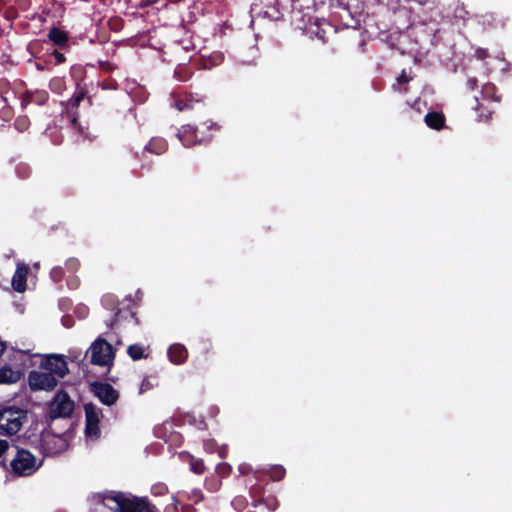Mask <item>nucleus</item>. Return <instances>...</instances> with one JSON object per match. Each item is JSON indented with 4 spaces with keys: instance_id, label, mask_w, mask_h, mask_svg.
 I'll return each mask as SVG.
<instances>
[{
    "instance_id": "obj_35",
    "label": "nucleus",
    "mask_w": 512,
    "mask_h": 512,
    "mask_svg": "<svg viewBox=\"0 0 512 512\" xmlns=\"http://www.w3.org/2000/svg\"><path fill=\"white\" fill-rule=\"evenodd\" d=\"M468 12L465 10L464 6L461 4H457L454 9V17L465 20Z\"/></svg>"
},
{
    "instance_id": "obj_46",
    "label": "nucleus",
    "mask_w": 512,
    "mask_h": 512,
    "mask_svg": "<svg viewBox=\"0 0 512 512\" xmlns=\"http://www.w3.org/2000/svg\"><path fill=\"white\" fill-rule=\"evenodd\" d=\"M5 350H6V343L3 341H0V357L2 356V354L4 353Z\"/></svg>"
},
{
    "instance_id": "obj_34",
    "label": "nucleus",
    "mask_w": 512,
    "mask_h": 512,
    "mask_svg": "<svg viewBox=\"0 0 512 512\" xmlns=\"http://www.w3.org/2000/svg\"><path fill=\"white\" fill-rule=\"evenodd\" d=\"M65 267L69 272H77L80 268V261L77 258L71 257L66 260Z\"/></svg>"
},
{
    "instance_id": "obj_45",
    "label": "nucleus",
    "mask_w": 512,
    "mask_h": 512,
    "mask_svg": "<svg viewBox=\"0 0 512 512\" xmlns=\"http://www.w3.org/2000/svg\"><path fill=\"white\" fill-rule=\"evenodd\" d=\"M9 449V443L6 440H0V457Z\"/></svg>"
},
{
    "instance_id": "obj_7",
    "label": "nucleus",
    "mask_w": 512,
    "mask_h": 512,
    "mask_svg": "<svg viewBox=\"0 0 512 512\" xmlns=\"http://www.w3.org/2000/svg\"><path fill=\"white\" fill-rule=\"evenodd\" d=\"M22 418H24L21 409L5 408L0 411V429L8 435L17 434L22 427Z\"/></svg>"
},
{
    "instance_id": "obj_28",
    "label": "nucleus",
    "mask_w": 512,
    "mask_h": 512,
    "mask_svg": "<svg viewBox=\"0 0 512 512\" xmlns=\"http://www.w3.org/2000/svg\"><path fill=\"white\" fill-rule=\"evenodd\" d=\"M286 475V470L281 465H275L270 468L269 476L273 481H281Z\"/></svg>"
},
{
    "instance_id": "obj_30",
    "label": "nucleus",
    "mask_w": 512,
    "mask_h": 512,
    "mask_svg": "<svg viewBox=\"0 0 512 512\" xmlns=\"http://www.w3.org/2000/svg\"><path fill=\"white\" fill-rule=\"evenodd\" d=\"M30 126V120L27 116H19L14 121V127L19 132L26 131Z\"/></svg>"
},
{
    "instance_id": "obj_26",
    "label": "nucleus",
    "mask_w": 512,
    "mask_h": 512,
    "mask_svg": "<svg viewBox=\"0 0 512 512\" xmlns=\"http://www.w3.org/2000/svg\"><path fill=\"white\" fill-rule=\"evenodd\" d=\"M127 353L131 357L132 360L138 361L147 356L144 354V348L140 344H132L128 346Z\"/></svg>"
},
{
    "instance_id": "obj_8",
    "label": "nucleus",
    "mask_w": 512,
    "mask_h": 512,
    "mask_svg": "<svg viewBox=\"0 0 512 512\" xmlns=\"http://www.w3.org/2000/svg\"><path fill=\"white\" fill-rule=\"evenodd\" d=\"M29 387L32 391H51L57 386V379L48 372L30 371L28 375Z\"/></svg>"
},
{
    "instance_id": "obj_48",
    "label": "nucleus",
    "mask_w": 512,
    "mask_h": 512,
    "mask_svg": "<svg viewBox=\"0 0 512 512\" xmlns=\"http://www.w3.org/2000/svg\"><path fill=\"white\" fill-rule=\"evenodd\" d=\"M431 31L435 33L437 31V28L434 27V28L431 29Z\"/></svg>"
},
{
    "instance_id": "obj_2",
    "label": "nucleus",
    "mask_w": 512,
    "mask_h": 512,
    "mask_svg": "<svg viewBox=\"0 0 512 512\" xmlns=\"http://www.w3.org/2000/svg\"><path fill=\"white\" fill-rule=\"evenodd\" d=\"M400 7L410 13L412 25L438 24L443 19L440 4L436 0H397Z\"/></svg>"
},
{
    "instance_id": "obj_33",
    "label": "nucleus",
    "mask_w": 512,
    "mask_h": 512,
    "mask_svg": "<svg viewBox=\"0 0 512 512\" xmlns=\"http://www.w3.org/2000/svg\"><path fill=\"white\" fill-rule=\"evenodd\" d=\"M50 278L54 283H60L64 278V269L61 266H55L50 271Z\"/></svg>"
},
{
    "instance_id": "obj_41",
    "label": "nucleus",
    "mask_w": 512,
    "mask_h": 512,
    "mask_svg": "<svg viewBox=\"0 0 512 512\" xmlns=\"http://www.w3.org/2000/svg\"><path fill=\"white\" fill-rule=\"evenodd\" d=\"M52 55L54 56L55 58V63L56 64H62L65 62L66 58L64 56L63 53L59 52L58 50H54Z\"/></svg>"
},
{
    "instance_id": "obj_9",
    "label": "nucleus",
    "mask_w": 512,
    "mask_h": 512,
    "mask_svg": "<svg viewBox=\"0 0 512 512\" xmlns=\"http://www.w3.org/2000/svg\"><path fill=\"white\" fill-rule=\"evenodd\" d=\"M90 390L107 406L115 404L119 398V392L109 383L95 381L90 384Z\"/></svg>"
},
{
    "instance_id": "obj_18",
    "label": "nucleus",
    "mask_w": 512,
    "mask_h": 512,
    "mask_svg": "<svg viewBox=\"0 0 512 512\" xmlns=\"http://www.w3.org/2000/svg\"><path fill=\"white\" fill-rule=\"evenodd\" d=\"M426 125L434 130H441L445 127V116L442 112L431 111L424 117Z\"/></svg>"
},
{
    "instance_id": "obj_1",
    "label": "nucleus",
    "mask_w": 512,
    "mask_h": 512,
    "mask_svg": "<svg viewBox=\"0 0 512 512\" xmlns=\"http://www.w3.org/2000/svg\"><path fill=\"white\" fill-rule=\"evenodd\" d=\"M98 512H155L156 507L146 497L122 491H105L96 497Z\"/></svg>"
},
{
    "instance_id": "obj_38",
    "label": "nucleus",
    "mask_w": 512,
    "mask_h": 512,
    "mask_svg": "<svg viewBox=\"0 0 512 512\" xmlns=\"http://www.w3.org/2000/svg\"><path fill=\"white\" fill-rule=\"evenodd\" d=\"M168 492V488L166 485L160 483L156 484L152 487V493L154 495H164Z\"/></svg>"
},
{
    "instance_id": "obj_37",
    "label": "nucleus",
    "mask_w": 512,
    "mask_h": 512,
    "mask_svg": "<svg viewBox=\"0 0 512 512\" xmlns=\"http://www.w3.org/2000/svg\"><path fill=\"white\" fill-rule=\"evenodd\" d=\"M154 387V384L151 382L149 377H145L140 385V393L147 392Z\"/></svg>"
},
{
    "instance_id": "obj_5",
    "label": "nucleus",
    "mask_w": 512,
    "mask_h": 512,
    "mask_svg": "<svg viewBox=\"0 0 512 512\" xmlns=\"http://www.w3.org/2000/svg\"><path fill=\"white\" fill-rule=\"evenodd\" d=\"M10 467L16 476H30L37 471L39 465L30 451L16 447V454L10 462Z\"/></svg>"
},
{
    "instance_id": "obj_32",
    "label": "nucleus",
    "mask_w": 512,
    "mask_h": 512,
    "mask_svg": "<svg viewBox=\"0 0 512 512\" xmlns=\"http://www.w3.org/2000/svg\"><path fill=\"white\" fill-rule=\"evenodd\" d=\"M190 469L198 475H201L205 472V465L201 459L192 458L190 461Z\"/></svg>"
},
{
    "instance_id": "obj_23",
    "label": "nucleus",
    "mask_w": 512,
    "mask_h": 512,
    "mask_svg": "<svg viewBox=\"0 0 512 512\" xmlns=\"http://www.w3.org/2000/svg\"><path fill=\"white\" fill-rule=\"evenodd\" d=\"M477 102L476 110L478 112V120L483 122H488L492 119V115L494 114V110L489 106L485 105V101H480L478 98H475Z\"/></svg>"
},
{
    "instance_id": "obj_27",
    "label": "nucleus",
    "mask_w": 512,
    "mask_h": 512,
    "mask_svg": "<svg viewBox=\"0 0 512 512\" xmlns=\"http://www.w3.org/2000/svg\"><path fill=\"white\" fill-rule=\"evenodd\" d=\"M195 104H200V101H192L188 99H176L174 101V107L179 111L192 110Z\"/></svg>"
},
{
    "instance_id": "obj_16",
    "label": "nucleus",
    "mask_w": 512,
    "mask_h": 512,
    "mask_svg": "<svg viewBox=\"0 0 512 512\" xmlns=\"http://www.w3.org/2000/svg\"><path fill=\"white\" fill-rule=\"evenodd\" d=\"M168 149L167 141L162 137H152L150 141L145 145L144 152H149L155 155H162Z\"/></svg>"
},
{
    "instance_id": "obj_12",
    "label": "nucleus",
    "mask_w": 512,
    "mask_h": 512,
    "mask_svg": "<svg viewBox=\"0 0 512 512\" xmlns=\"http://www.w3.org/2000/svg\"><path fill=\"white\" fill-rule=\"evenodd\" d=\"M41 446L47 456H52L65 451L68 444L61 436L49 434L42 438Z\"/></svg>"
},
{
    "instance_id": "obj_3",
    "label": "nucleus",
    "mask_w": 512,
    "mask_h": 512,
    "mask_svg": "<svg viewBox=\"0 0 512 512\" xmlns=\"http://www.w3.org/2000/svg\"><path fill=\"white\" fill-rule=\"evenodd\" d=\"M220 126L211 119L200 122L197 125L186 124L179 129L177 136L187 147L197 144L209 143Z\"/></svg>"
},
{
    "instance_id": "obj_39",
    "label": "nucleus",
    "mask_w": 512,
    "mask_h": 512,
    "mask_svg": "<svg viewBox=\"0 0 512 512\" xmlns=\"http://www.w3.org/2000/svg\"><path fill=\"white\" fill-rule=\"evenodd\" d=\"M411 78L406 74L405 70H402L401 74L397 77V83L399 85H405L410 82Z\"/></svg>"
},
{
    "instance_id": "obj_31",
    "label": "nucleus",
    "mask_w": 512,
    "mask_h": 512,
    "mask_svg": "<svg viewBox=\"0 0 512 512\" xmlns=\"http://www.w3.org/2000/svg\"><path fill=\"white\" fill-rule=\"evenodd\" d=\"M215 471L220 478H226L230 475L232 468L228 463L222 462L217 464Z\"/></svg>"
},
{
    "instance_id": "obj_40",
    "label": "nucleus",
    "mask_w": 512,
    "mask_h": 512,
    "mask_svg": "<svg viewBox=\"0 0 512 512\" xmlns=\"http://www.w3.org/2000/svg\"><path fill=\"white\" fill-rule=\"evenodd\" d=\"M162 2V0H140L139 7L140 8H146L149 6L156 5L158 3Z\"/></svg>"
},
{
    "instance_id": "obj_4",
    "label": "nucleus",
    "mask_w": 512,
    "mask_h": 512,
    "mask_svg": "<svg viewBox=\"0 0 512 512\" xmlns=\"http://www.w3.org/2000/svg\"><path fill=\"white\" fill-rule=\"evenodd\" d=\"M75 408L74 401L69 394L64 391H58L48 405V417L51 421L58 418H70Z\"/></svg>"
},
{
    "instance_id": "obj_15",
    "label": "nucleus",
    "mask_w": 512,
    "mask_h": 512,
    "mask_svg": "<svg viewBox=\"0 0 512 512\" xmlns=\"http://www.w3.org/2000/svg\"><path fill=\"white\" fill-rule=\"evenodd\" d=\"M168 358L175 365H181L186 362L188 358L187 348L179 343L172 344L168 349Z\"/></svg>"
},
{
    "instance_id": "obj_17",
    "label": "nucleus",
    "mask_w": 512,
    "mask_h": 512,
    "mask_svg": "<svg viewBox=\"0 0 512 512\" xmlns=\"http://www.w3.org/2000/svg\"><path fill=\"white\" fill-rule=\"evenodd\" d=\"M27 273L28 268L26 266H18L16 272L12 278V287L17 292H24L27 287Z\"/></svg>"
},
{
    "instance_id": "obj_24",
    "label": "nucleus",
    "mask_w": 512,
    "mask_h": 512,
    "mask_svg": "<svg viewBox=\"0 0 512 512\" xmlns=\"http://www.w3.org/2000/svg\"><path fill=\"white\" fill-rule=\"evenodd\" d=\"M193 74V69L187 65H178L174 71V77L180 82L189 81Z\"/></svg>"
},
{
    "instance_id": "obj_36",
    "label": "nucleus",
    "mask_w": 512,
    "mask_h": 512,
    "mask_svg": "<svg viewBox=\"0 0 512 512\" xmlns=\"http://www.w3.org/2000/svg\"><path fill=\"white\" fill-rule=\"evenodd\" d=\"M474 57L478 60H485L489 57V52L485 48L478 47L475 49Z\"/></svg>"
},
{
    "instance_id": "obj_13",
    "label": "nucleus",
    "mask_w": 512,
    "mask_h": 512,
    "mask_svg": "<svg viewBox=\"0 0 512 512\" xmlns=\"http://www.w3.org/2000/svg\"><path fill=\"white\" fill-rule=\"evenodd\" d=\"M129 319H132L136 325L140 324V320L137 317L136 303L131 300H129L128 304L117 308V311H115L110 325L113 327L121 321H126Z\"/></svg>"
},
{
    "instance_id": "obj_47",
    "label": "nucleus",
    "mask_w": 512,
    "mask_h": 512,
    "mask_svg": "<svg viewBox=\"0 0 512 512\" xmlns=\"http://www.w3.org/2000/svg\"><path fill=\"white\" fill-rule=\"evenodd\" d=\"M68 285H69L70 287H72V288L77 287V285H78V280H77V279H72V280H70V281L68 282Z\"/></svg>"
},
{
    "instance_id": "obj_20",
    "label": "nucleus",
    "mask_w": 512,
    "mask_h": 512,
    "mask_svg": "<svg viewBox=\"0 0 512 512\" xmlns=\"http://www.w3.org/2000/svg\"><path fill=\"white\" fill-rule=\"evenodd\" d=\"M48 39L53 42L56 46L62 48L69 42V36L67 32L53 26L48 32Z\"/></svg>"
},
{
    "instance_id": "obj_14",
    "label": "nucleus",
    "mask_w": 512,
    "mask_h": 512,
    "mask_svg": "<svg viewBox=\"0 0 512 512\" xmlns=\"http://www.w3.org/2000/svg\"><path fill=\"white\" fill-rule=\"evenodd\" d=\"M84 99H87V101L91 103L90 97L87 96V91L83 88H77L73 96L68 100V114L71 117V123L74 127L78 123L77 113L75 110Z\"/></svg>"
},
{
    "instance_id": "obj_43",
    "label": "nucleus",
    "mask_w": 512,
    "mask_h": 512,
    "mask_svg": "<svg viewBox=\"0 0 512 512\" xmlns=\"http://www.w3.org/2000/svg\"><path fill=\"white\" fill-rule=\"evenodd\" d=\"M467 87L470 89V90H475L477 87H478V80L476 77H471L467 80V83H466Z\"/></svg>"
},
{
    "instance_id": "obj_6",
    "label": "nucleus",
    "mask_w": 512,
    "mask_h": 512,
    "mask_svg": "<svg viewBox=\"0 0 512 512\" xmlns=\"http://www.w3.org/2000/svg\"><path fill=\"white\" fill-rule=\"evenodd\" d=\"M90 362L97 366H109L114 359L113 347L105 339L99 338L90 346Z\"/></svg>"
},
{
    "instance_id": "obj_11",
    "label": "nucleus",
    "mask_w": 512,
    "mask_h": 512,
    "mask_svg": "<svg viewBox=\"0 0 512 512\" xmlns=\"http://www.w3.org/2000/svg\"><path fill=\"white\" fill-rule=\"evenodd\" d=\"M40 368L59 378H63L69 372L68 364L62 355H50L45 357L41 362Z\"/></svg>"
},
{
    "instance_id": "obj_10",
    "label": "nucleus",
    "mask_w": 512,
    "mask_h": 512,
    "mask_svg": "<svg viewBox=\"0 0 512 512\" xmlns=\"http://www.w3.org/2000/svg\"><path fill=\"white\" fill-rule=\"evenodd\" d=\"M85 418H86V426H85V434L90 438H99L101 431L99 427L100 423V410L93 403H87L84 405Z\"/></svg>"
},
{
    "instance_id": "obj_42",
    "label": "nucleus",
    "mask_w": 512,
    "mask_h": 512,
    "mask_svg": "<svg viewBox=\"0 0 512 512\" xmlns=\"http://www.w3.org/2000/svg\"><path fill=\"white\" fill-rule=\"evenodd\" d=\"M33 102V95L31 93H25L22 97L21 105L22 107H26L28 104Z\"/></svg>"
},
{
    "instance_id": "obj_44",
    "label": "nucleus",
    "mask_w": 512,
    "mask_h": 512,
    "mask_svg": "<svg viewBox=\"0 0 512 512\" xmlns=\"http://www.w3.org/2000/svg\"><path fill=\"white\" fill-rule=\"evenodd\" d=\"M116 82L114 80H107L103 82L102 88L103 89H115L116 88Z\"/></svg>"
},
{
    "instance_id": "obj_25",
    "label": "nucleus",
    "mask_w": 512,
    "mask_h": 512,
    "mask_svg": "<svg viewBox=\"0 0 512 512\" xmlns=\"http://www.w3.org/2000/svg\"><path fill=\"white\" fill-rule=\"evenodd\" d=\"M252 507L258 508L261 505H265L268 511L273 512L278 508V501L275 497L258 498L254 499L251 503Z\"/></svg>"
},
{
    "instance_id": "obj_21",
    "label": "nucleus",
    "mask_w": 512,
    "mask_h": 512,
    "mask_svg": "<svg viewBox=\"0 0 512 512\" xmlns=\"http://www.w3.org/2000/svg\"><path fill=\"white\" fill-rule=\"evenodd\" d=\"M482 101L487 102H495L499 103L501 101V96L497 95V88L494 84L488 83L483 86L482 91Z\"/></svg>"
},
{
    "instance_id": "obj_19",
    "label": "nucleus",
    "mask_w": 512,
    "mask_h": 512,
    "mask_svg": "<svg viewBox=\"0 0 512 512\" xmlns=\"http://www.w3.org/2000/svg\"><path fill=\"white\" fill-rule=\"evenodd\" d=\"M22 373L20 370H14L10 366L0 368V384H13L20 380Z\"/></svg>"
},
{
    "instance_id": "obj_29",
    "label": "nucleus",
    "mask_w": 512,
    "mask_h": 512,
    "mask_svg": "<svg viewBox=\"0 0 512 512\" xmlns=\"http://www.w3.org/2000/svg\"><path fill=\"white\" fill-rule=\"evenodd\" d=\"M102 304L106 309L117 311L119 308L118 301L116 297L112 294H107L102 298Z\"/></svg>"
},
{
    "instance_id": "obj_22",
    "label": "nucleus",
    "mask_w": 512,
    "mask_h": 512,
    "mask_svg": "<svg viewBox=\"0 0 512 512\" xmlns=\"http://www.w3.org/2000/svg\"><path fill=\"white\" fill-rule=\"evenodd\" d=\"M332 6L334 8L342 9L348 18L346 21L343 22V24L346 27H353L352 23L355 22V20L352 16V12L350 9V0H336V2L332 4Z\"/></svg>"
}]
</instances>
